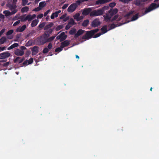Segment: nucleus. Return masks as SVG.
Segmentation results:
<instances>
[{
  "label": "nucleus",
  "instance_id": "obj_16",
  "mask_svg": "<svg viewBox=\"0 0 159 159\" xmlns=\"http://www.w3.org/2000/svg\"><path fill=\"white\" fill-rule=\"evenodd\" d=\"M84 31H85L84 30L82 29H80L75 34L74 38L75 39L77 38L79 36L83 34Z\"/></svg>",
  "mask_w": 159,
  "mask_h": 159
},
{
  "label": "nucleus",
  "instance_id": "obj_63",
  "mask_svg": "<svg viewBox=\"0 0 159 159\" xmlns=\"http://www.w3.org/2000/svg\"><path fill=\"white\" fill-rule=\"evenodd\" d=\"M40 9H41L39 7H38L34 9L33 11H40Z\"/></svg>",
  "mask_w": 159,
  "mask_h": 159
},
{
  "label": "nucleus",
  "instance_id": "obj_59",
  "mask_svg": "<svg viewBox=\"0 0 159 159\" xmlns=\"http://www.w3.org/2000/svg\"><path fill=\"white\" fill-rule=\"evenodd\" d=\"M66 14H64L62 16H61L60 18V19L61 20L63 19L66 16Z\"/></svg>",
  "mask_w": 159,
  "mask_h": 159
},
{
  "label": "nucleus",
  "instance_id": "obj_18",
  "mask_svg": "<svg viewBox=\"0 0 159 159\" xmlns=\"http://www.w3.org/2000/svg\"><path fill=\"white\" fill-rule=\"evenodd\" d=\"M7 6L11 10H12L13 9H16L17 7L16 3H13L12 4H8Z\"/></svg>",
  "mask_w": 159,
  "mask_h": 159
},
{
  "label": "nucleus",
  "instance_id": "obj_41",
  "mask_svg": "<svg viewBox=\"0 0 159 159\" xmlns=\"http://www.w3.org/2000/svg\"><path fill=\"white\" fill-rule=\"evenodd\" d=\"M63 48L61 46L60 47L57 48L55 49V52H60L62 50Z\"/></svg>",
  "mask_w": 159,
  "mask_h": 159
},
{
  "label": "nucleus",
  "instance_id": "obj_21",
  "mask_svg": "<svg viewBox=\"0 0 159 159\" xmlns=\"http://www.w3.org/2000/svg\"><path fill=\"white\" fill-rule=\"evenodd\" d=\"M107 25H105L103 26L101 29V30L102 31V33H101L102 34H103L107 33L108 30H107Z\"/></svg>",
  "mask_w": 159,
  "mask_h": 159
},
{
  "label": "nucleus",
  "instance_id": "obj_49",
  "mask_svg": "<svg viewBox=\"0 0 159 159\" xmlns=\"http://www.w3.org/2000/svg\"><path fill=\"white\" fill-rule=\"evenodd\" d=\"M53 31V29H49L48 30H46V32L47 33H48L50 34H51Z\"/></svg>",
  "mask_w": 159,
  "mask_h": 159
},
{
  "label": "nucleus",
  "instance_id": "obj_55",
  "mask_svg": "<svg viewBox=\"0 0 159 159\" xmlns=\"http://www.w3.org/2000/svg\"><path fill=\"white\" fill-rule=\"evenodd\" d=\"M52 44L51 43H50L48 44V47H47V48H48V49H51L52 48Z\"/></svg>",
  "mask_w": 159,
  "mask_h": 159
},
{
  "label": "nucleus",
  "instance_id": "obj_8",
  "mask_svg": "<svg viewBox=\"0 0 159 159\" xmlns=\"http://www.w3.org/2000/svg\"><path fill=\"white\" fill-rule=\"evenodd\" d=\"M92 9L91 8H87L83 9L82 14L84 16H87L92 12Z\"/></svg>",
  "mask_w": 159,
  "mask_h": 159
},
{
  "label": "nucleus",
  "instance_id": "obj_24",
  "mask_svg": "<svg viewBox=\"0 0 159 159\" xmlns=\"http://www.w3.org/2000/svg\"><path fill=\"white\" fill-rule=\"evenodd\" d=\"M103 17L105 20L106 21H108V20H110L112 16H111L110 14L109 15L106 14V16H104Z\"/></svg>",
  "mask_w": 159,
  "mask_h": 159
},
{
  "label": "nucleus",
  "instance_id": "obj_26",
  "mask_svg": "<svg viewBox=\"0 0 159 159\" xmlns=\"http://www.w3.org/2000/svg\"><path fill=\"white\" fill-rule=\"evenodd\" d=\"M139 13H137L132 17L130 21H134L137 20L139 17Z\"/></svg>",
  "mask_w": 159,
  "mask_h": 159
},
{
  "label": "nucleus",
  "instance_id": "obj_48",
  "mask_svg": "<svg viewBox=\"0 0 159 159\" xmlns=\"http://www.w3.org/2000/svg\"><path fill=\"white\" fill-rule=\"evenodd\" d=\"M35 31L34 30H33L31 32L26 35V37H29L30 36L32 35L34 33H35Z\"/></svg>",
  "mask_w": 159,
  "mask_h": 159
},
{
  "label": "nucleus",
  "instance_id": "obj_17",
  "mask_svg": "<svg viewBox=\"0 0 159 159\" xmlns=\"http://www.w3.org/2000/svg\"><path fill=\"white\" fill-rule=\"evenodd\" d=\"M70 43V41L66 40L61 43V46L63 48L69 45Z\"/></svg>",
  "mask_w": 159,
  "mask_h": 159
},
{
  "label": "nucleus",
  "instance_id": "obj_32",
  "mask_svg": "<svg viewBox=\"0 0 159 159\" xmlns=\"http://www.w3.org/2000/svg\"><path fill=\"white\" fill-rule=\"evenodd\" d=\"M134 12V11H131L125 16V17L126 18H128L132 14H133Z\"/></svg>",
  "mask_w": 159,
  "mask_h": 159
},
{
  "label": "nucleus",
  "instance_id": "obj_25",
  "mask_svg": "<svg viewBox=\"0 0 159 159\" xmlns=\"http://www.w3.org/2000/svg\"><path fill=\"white\" fill-rule=\"evenodd\" d=\"M134 4L137 6L142 5L143 3L141 2V0H136L134 1Z\"/></svg>",
  "mask_w": 159,
  "mask_h": 159
},
{
  "label": "nucleus",
  "instance_id": "obj_40",
  "mask_svg": "<svg viewBox=\"0 0 159 159\" xmlns=\"http://www.w3.org/2000/svg\"><path fill=\"white\" fill-rule=\"evenodd\" d=\"M63 27V25H60L58 26L56 28V31H59L60 30L62 29Z\"/></svg>",
  "mask_w": 159,
  "mask_h": 159
},
{
  "label": "nucleus",
  "instance_id": "obj_39",
  "mask_svg": "<svg viewBox=\"0 0 159 159\" xmlns=\"http://www.w3.org/2000/svg\"><path fill=\"white\" fill-rule=\"evenodd\" d=\"M55 37V36H52L48 38H47V40L48 41V42H50L53 40L54 39Z\"/></svg>",
  "mask_w": 159,
  "mask_h": 159
},
{
  "label": "nucleus",
  "instance_id": "obj_7",
  "mask_svg": "<svg viewBox=\"0 0 159 159\" xmlns=\"http://www.w3.org/2000/svg\"><path fill=\"white\" fill-rule=\"evenodd\" d=\"M101 24L100 22L98 19H96L93 20L92 23V26L93 27H95L99 26Z\"/></svg>",
  "mask_w": 159,
  "mask_h": 159
},
{
  "label": "nucleus",
  "instance_id": "obj_42",
  "mask_svg": "<svg viewBox=\"0 0 159 159\" xmlns=\"http://www.w3.org/2000/svg\"><path fill=\"white\" fill-rule=\"evenodd\" d=\"M28 2V0H22L21 4L23 6H25Z\"/></svg>",
  "mask_w": 159,
  "mask_h": 159
},
{
  "label": "nucleus",
  "instance_id": "obj_36",
  "mask_svg": "<svg viewBox=\"0 0 159 159\" xmlns=\"http://www.w3.org/2000/svg\"><path fill=\"white\" fill-rule=\"evenodd\" d=\"M6 16H8L11 15V12L8 11H5L3 12Z\"/></svg>",
  "mask_w": 159,
  "mask_h": 159
},
{
  "label": "nucleus",
  "instance_id": "obj_58",
  "mask_svg": "<svg viewBox=\"0 0 159 159\" xmlns=\"http://www.w3.org/2000/svg\"><path fill=\"white\" fill-rule=\"evenodd\" d=\"M71 26H72L71 25H70L68 23V24L66 25L65 27V29L66 30H68L69 29Z\"/></svg>",
  "mask_w": 159,
  "mask_h": 159
},
{
  "label": "nucleus",
  "instance_id": "obj_22",
  "mask_svg": "<svg viewBox=\"0 0 159 159\" xmlns=\"http://www.w3.org/2000/svg\"><path fill=\"white\" fill-rule=\"evenodd\" d=\"M19 44L17 43H14L13 44L11 45L9 47H8L7 48L8 50H10L11 49H12L13 48H15L18 47L19 46Z\"/></svg>",
  "mask_w": 159,
  "mask_h": 159
},
{
  "label": "nucleus",
  "instance_id": "obj_35",
  "mask_svg": "<svg viewBox=\"0 0 159 159\" xmlns=\"http://www.w3.org/2000/svg\"><path fill=\"white\" fill-rule=\"evenodd\" d=\"M117 26L115 25L114 24L112 23L110 25L109 29L108 30L113 29L116 28Z\"/></svg>",
  "mask_w": 159,
  "mask_h": 159
},
{
  "label": "nucleus",
  "instance_id": "obj_46",
  "mask_svg": "<svg viewBox=\"0 0 159 159\" xmlns=\"http://www.w3.org/2000/svg\"><path fill=\"white\" fill-rule=\"evenodd\" d=\"M119 17V15L118 14L114 16L111 20V21L112 22L114 20H116Z\"/></svg>",
  "mask_w": 159,
  "mask_h": 159
},
{
  "label": "nucleus",
  "instance_id": "obj_23",
  "mask_svg": "<svg viewBox=\"0 0 159 159\" xmlns=\"http://www.w3.org/2000/svg\"><path fill=\"white\" fill-rule=\"evenodd\" d=\"M39 22V20L37 19H35L32 22L31 25V26L32 27H34L37 25Z\"/></svg>",
  "mask_w": 159,
  "mask_h": 159
},
{
  "label": "nucleus",
  "instance_id": "obj_30",
  "mask_svg": "<svg viewBox=\"0 0 159 159\" xmlns=\"http://www.w3.org/2000/svg\"><path fill=\"white\" fill-rule=\"evenodd\" d=\"M80 14L79 13H77L73 16V17L77 21H80L79 19Z\"/></svg>",
  "mask_w": 159,
  "mask_h": 159
},
{
  "label": "nucleus",
  "instance_id": "obj_45",
  "mask_svg": "<svg viewBox=\"0 0 159 159\" xmlns=\"http://www.w3.org/2000/svg\"><path fill=\"white\" fill-rule=\"evenodd\" d=\"M49 52V49L47 47L44 48L43 51V52L44 54L47 53Z\"/></svg>",
  "mask_w": 159,
  "mask_h": 159
},
{
  "label": "nucleus",
  "instance_id": "obj_43",
  "mask_svg": "<svg viewBox=\"0 0 159 159\" xmlns=\"http://www.w3.org/2000/svg\"><path fill=\"white\" fill-rule=\"evenodd\" d=\"M132 0H119V1L124 3H128L130 1Z\"/></svg>",
  "mask_w": 159,
  "mask_h": 159
},
{
  "label": "nucleus",
  "instance_id": "obj_4",
  "mask_svg": "<svg viewBox=\"0 0 159 159\" xmlns=\"http://www.w3.org/2000/svg\"><path fill=\"white\" fill-rule=\"evenodd\" d=\"M37 42L40 45H43L45 43H47V38L44 37L43 35L39 38L37 39Z\"/></svg>",
  "mask_w": 159,
  "mask_h": 159
},
{
  "label": "nucleus",
  "instance_id": "obj_33",
  "mask_svg": "<svg viewBox=\"0 0 159 159\" xmlns=\"http://www.w3.org/2000/svg\"><path fill=\"white\" fill-rule=\"evenodd\" d=\"M76 30L75 29V28L73 29H72L71 30H70V31L69 34H71V35H73V34L75 35V33H76Z\"/></svg>",
  "mask_w": 159,
  "mask_h": 159
},
{
  "label": "nucleus",
  "instance_id": "obj_54",
  "mask_svg": "<svg viewBox=\"0 0 159 159\" xmlns=\"http://www.w3.org/2000/svg\"><path fill=\"white\" fill-rule=\"evenodd\" d=\"M17 10L16 9L13 10L11 12V15H12L14 14L15 13H16L17 12Z\"/></svg>",
  "mask_w": 159,
  "mask_h": 159
},
{
  "label": "nucleus",
  "instance_id": "obj_3",
  "mask_svg": "<svg viewBox=\"0 0 159 159\" xmlns=\"http://www.w3.org/2000/svg\"><path fill=\"white\" fill-rule=\"evenodd\" d=\"M103 14L102 11L101 9L94 10L92 11L90 13V16H97L102 15Z\"/></svg>",
  "mask_w": 159,
  "mask_h": 159
},
{
  "label": "nucleus",
  "instance_id": "obj_28",
  "mask_svg": "<svg viewBox=\"0 0 159 159\" xmlns=\"http://www.w3.org/2000/svg\"><path fill=\"white\" fill-rule=\"evenodd\" d=\"M7 39L5 37H2L0 39V44H2L6 41Z\"/></svg>",
  "mask_w": 159,
  "mask_h": 159
},
{
  "label": "nucleus",
  "instance_id": "obj_29",
  "mask_svg": "<svg viewBox=\"0 0 159 159\" xmlns=\"http://www.w3.org/2000/svg\"><path fill=\"white\" fill-rule=\"evenodd\" d=\"M89 20L88 19L84 20L82 24V25L84 27L87 26L89 24Z\"/></svg>",
  "mask_w": 159,
  "mask_h": 159
},
{
  "label": "nucleus",
  "instance_id": "obj_62",
  "mask_svg": "<svg viewBox=\"0 0 159 159\" xmlns=\"http://www.w3.org/2000/svg\"><path fill=\"white\" fill-rule=\"evenodd\" d=\"M9 64V62H7L3 64V66L4 67H7Z\"/></svg>",
  "mask_w": 159,
  "mask_h": 159
},
{
  "label": "nucleus",
  "instance_id": "obj_10",
  "mask_svg": "<svg viewBox=\"0 0 159 159\" xmlns=\"http://www.w3.org/2000/svg\"><path fill=\"white\" fill-rule=\"evenodd\" d=\"M14 53L16 56H22L24 54V52L23 51L17 49L14 51Z\"/></svg>",
  "mask_w": 159,
  "mask_h": 159
},
{
  "label": "nucleus",
  "instance_id": "obj_52",
  "mask_svg": "<svg viewBox=\"0 0 159 159\" xmlns=\"http://www.w3.org/2000/svg\"><path fill=\"white\" fill-rule=\"evenodd\" d=\"M50 34L48 33H46V32L43 35V36H44L46 38H48L50 36Z\"/></svg>",
  "mask_w": 159,
  "mask_h": 159
},
{
  "label": "nucleus",
  "instance_id": "obj_44",
  "mask_svg": "<svg viewBox=\"0 0 159 159\" xmlns=\"http://www.w3.org/2000/svg\"><path fill=\"white\" fill-rule=\"evenodd\" d=\"M13 32V30H11L8 31L6 34V35L7 36H9L12 34Z\"/></svg>",
  "mask_w": 159,
  "mask_h": 159
},
{
  "label": "nucleus",
  "instance_id": "obj_20",
  "mask_svg": "<svg viewBox=\"0 0 159 159\" xmlns=\"http://www.w3.org/2000/svg\"><path fill=\"white\" fill-rule=\"evenodd\" d=\"M54 25L53 23L52 22H49V24L46 25L44 29L45 30H47L49 29H51Z\"/></svg>",
  "mask_w": 159,
  "mask_h": 159
},
{
  "label": "nucleus",
  "instance_id": "obj_57",
  "mask_svg": "<svg viewBox=\"0 0 159 159\" xmlns=\"http://www.w3.org/2000/svg\"><path fill=\"white\" fill-rule=\"evenodd\" d=\"M6 29L5 28L2 29L0 31V37L2 35V34L5 32Z\"/></svg>",
  "mask_w": 159,
  "mask_h": 159
},
{
  "label": "nucleus",
  "instance_id": "obj_6",
  "mask_svg": "<svg viewBox=\"0 0 159 159\" xmlns=\"http://www.w3.org/2000/svg\"><path fill=\"white\" fill-rule=\"evenodd\" d=\"M67 38V35L65 34L64 32L61 33L56 37L57 40H60V41H62L64 40Z\"/></svg>",
  "mask_w": 159,
  "mask_h": 159
},
{
  "label": "nucleus",
  "instance_id": "obj_51",
  "mask_svg": "<svg viewBox=\"0 0 159 159\" xmlns=\"http://www.w3.org/2000/svg\"><path fill=\"white\" fill-rule=\"evenodd\" d=\"M20 20H18L17 21H16L13 24V26H16L19 24L20 22Z\"/></svg>",
  "mask_w": 159,
  "mask_h": 159
},
{
  "label": "nucleus",
  "instance_id": "obj_13",
  "mask_svg": "<svg viewBox=\"0 0 159 159\" xmlns=\"http://www.w3.org/2000/svg\"><path fill=\"white\" fill-rule=\"evenodd\" d=\"M118 9L117 8H114L113 9H110L108 11V13L112 16L116 14L118 12Z\"/></svg>",
  "mask_w": 159,
  "mask_h": 159
},
{
  "label": "nucleus",
  "instance_id": "obj_19",
  "mask_svg": "<svg viewBox=\"0 0 159 159\" xmlns=\"http://www.w3.org/2000/svg\"><path fill=\"white\" fill-rule=\"evenodd\" d=\"M26 26L25 25H23L21 27H20L17 28L16 30V31L17 32H22L26 28Z\"/></svg>",
  "mask_w": 159,
  "mask_h": 159
},
{
  "label": "nucleus",
  "instance_id": "obj_27",
  "mask_svg": "<svg viewBox=\"0 0 159 159\" xmlns=\"http://www.w3.org/2000/svg\"><path fill=\"white\" fill-rule=\"evenodd\" d=\"M29 8L28 7L25 6L22 8L21 10V11L22 13L27 12L29 11Z\"/></svg>",
  "mask_w": 159,
  "mask_h": 159
},
{
  "label": "nucleus",
  "instance_id": "obj_34",
  "mask_svg": "<svg viewBox=\"0 0 159 159\" xmlns=\"http://www.w3.org/2000/svg\"><path fill=\"white\" fill-rule=\"evenodd\" d=\"M46 4L45 2H41L39 3V7L40 8H43L45 6Z\"/></svg>",
  "mask_w": 159,
  "mask_h": 159
},
{
  "label": "nucleus",
  "instance_id": "obj_60",
  "mask_svg": "<svg viewBox=\"0 0 159 159\" xmlns=\"http://www.w3.org/2000/svg\"><path fill=\"white\" fill-rule=\"evenodd\" d=\"M69 5V4H65L62 7V8L63 9H66L67 7Z\"/></svg>",
  "mask_w": 159,
  "mask_h": 159
},
{
  "label": "nucleus",
  "instance_id": "obj_15",
  "mask_svg": "<svg viewBox=\"0 0 159 159\" xmlns=\"http://www.w3.org/2000/svg\"><path fill=\"white\" fill-rule=\"evenodd\" d=\"M39 48L37 46L34 47L32 49V54L33 55H35L39 52Z\"/></svg>",
  "mask_w": 159,
  "mask_h": 159
},
{
  "label": "nucleus",
  "instance_id": "obj_61",
  "mask_svg": "<svg viewBox=\"0 0 159 159\" xmlns=\"http://www.w3.org/2000/svg\"><path fill=\"white\" fill-rule=\"evenodd\" d=\"M69 19V17L68 16H67L65 17L64 18V19L63 20V22H66L67 20H68Z\"/></svg>",
  "mask_w": 159,
  "mask_h": 159
},
{
  "label": "nucleus",
  "instance_id": "obj_37",
  "mask_svg": "<svg viewBox=\"0 0 159 159\" xmlns=\"http://www.w3.org/2000/svg\"><path fill=\"white\" fill-rule=\"evenodd\" d=\"M28 16H29V18H30L29 20L30 21L32 20L36 16V15L35 14H33L32 16H31L30 15H28Z\"/></svg>",
  "mask_w": 159,
  "mask_h": 159
},
{
  "label": "nucleus",
  "instance_id": "obj_38",
  "mask_svg": "<svg viewBox=\"0 0 159 159\" xmlns=\"http://www.w3.org/2000/svg\"><path fill=\"white\" fill-rule=\"evenodd\" d=\"M109 9V6H106L103 7L101 9L103 13L105 11L108 10Z\"/></svg>",
  "mask_w": 159,
  "mask_h": 159
},
{
  "label": "nucleus",
  "instance_id": "obj_14",
  "mask_svg": "<svg viewBox=\"0 0 159 159\" xmlns=\"http://www.w3.org/2000/svg\"><path fill=\"white\" fill-rule=\"evenodd\" d=\"M25 59V58L23 57L21 59V57H17L14 60V63H16L18 62L19 64L21 63Z\"/></svg>",
  "mask_w": 159,
  "mask_h": 159
},
{
  "label": "nucleus",
  "instance_id": "obj_64",
  "mask_svg": "<svg viewBox=\"0 0 159 159\" xmlns=\"http://www.w3.org/2000/svg\"><path fill=\"white\" fill-rule=\"evenodd\" d=\"M43 16V15L42 14H40L37 16L38 18H41Z\"/></svg>",
  "mask_w": 159,
  "mask_h": 159
},
{
  "label": "nucleus",
  "instance_id": "obj_12",
  "mask_svg": "<svg viewBox=\"0 0 159 159\" xmlns=\"http://www.w3.org/2000/svg\"><path fill=\"white\" fill-rule=\"evenodd\" d=\"M26 15H24L21 16L19 18V19H20L21 21L22 22H25L26 20H28V21H30L29 16L28 15L26 17H25Z\"/></svg>",
  "mask_w": 159,
  "mask_h": 159
},
{
  "label": "nucleus",
  "instance_id": "obj_9",
  "mask_svg": "<svg viewBox=\"0 0 159 159\" xmlns=\"http://www.w3.org/2000/svg\"><path fill=\"white\" fill-rule=\"evenodd\" d=\"M0 55L1 57V59H5L6 58L9 57L11 55V54L8 52H6L1 53Z\"/></svg>",
  "mask_w": 159,
  "mask_h": 159
},
{
  "label": "nucleus",
  "instance_id": "obj_31",
  "mask_svg": "<svg viewBox=\"0 0 159 159\" xmlns=\"http://www.w3.org/2000/svg\"><path fill=\"white\" fill-rule=\"evenodd\" d=\"M68 23L70 25H71V26H72V25H75L76 24V22L72 18L70 19Z\"/></svg>",
  "mask_w": 159,
  "mask_h": 159
},
{
  "label": "nucleus",
  "instance_id": "obj_56",
  "mask_svg": "<svg viewBox=\"0 0 159 159\" xmlns=\"http://www.w3.org/2000/svg\"><path fill=\"white\" fill-rule=\"evenodd\" d=\"M23 64L24 66H25L28 65L29 64L28 63V60H26L23 63Z\"/></svg>",
  "mask_w": 159,
  "mask_h": 159
},
{
  "label": "nucleus",
  "instance_id": "obj_2",
  "mask_svg": "<svg viewBox=\"0 0 159 159\" xmlns=\"http://www.w3.org/2000/svg\"><path fill=\"white\" fill-rule=\"evenodd\" d=\"M159 7V3L157 5V4L153 3L151 4L146 9L144 12L143 13V15H144L148 12L152 11L157 8Z\"/></svg>",
  "mask_w": 159,
  "mask_h": 159
},
{
  "label": "nucleus",
  "instance_id": "obj_50",
  "mask_svg": "<svg viewBox=\"0 0 159 159\" xmlns=\"http://www.w3.org/2000/svg\"><path fill=\"white\" fill-rule=\"evenodd\" d=\"M45 22H43V23H41V24H40L39 25V28H42L45 26Z\"/></svg>",
  "mask_w": 159,
  "mask_h": 159
},
{
  "label": "nucleus",
  "instance_id": "obj_5",
  "mask_svg": "<svg viewBox=\"0 0 159 159\" xmlns=\"http://www.w3.org/2000/svg\"><path fill=\"white\" fill-rule=\"evenodd\" d=\"M77 7L78 5L76 3H72L69 6L67 11L69 12H72L75 10Z\"/></svg>",
  "mask_w": 159,
  "mask_h": 159
},
{
  "label": "nucleus",
  "instance_id": "obj_53",
  "mask_svg": "<svg viewBox=\"0 0 159 159\" xmlns=\"http://www.w3.org/2000/svg\"><path fill=\"white\" fill-rule=\"evenodd\" d=\"M33 62V59L32 58H30L29 60H28V63L29 64H32Z\"/></svg>",
  "mask_w": 159,
  "mask_h": 159
},
{
  "label": "nucleus",
  "instance_id": "obj_1",
  "mask_svg": "<svg viewBox=\"0 0 159 159\" xmlns=\"http://www.w3.org/2000/svg\"><path fill=\"white\" fill-rule=\"evenodd\" d=\"M99 30L98 29H96L93 30L86 31L85 35L82 37V39L88 40L92 38H95L99 37L102 34L101 33H98L93 36L95 33L97 32Z\"/></svg>",
  "mask_w": 159,
  "mask_h": 159
},
{
  "label": "nucleus",
  "instance_id": "obj_47",
  "mask_svg": "<svg viewBox=\"0 0 159 159\" xmlns=\"http://www.w3.org/2000/svg\"><path fill=\"white\" fill-rule=\"evenodd\" d=\"M116 5V3L115 2H112L109 4V7H114Z\"/></svg>",
  "mask_w": 159,
  "mask_h": 159
},
{
  "label": "nucleus",
  "instance_id": "obj_11",
  "mask_svg": "<svg viewBox=\"0 0 159 159\" xmlns=\"http://www.w3.org/2000/svg\"><path fill=\"white\" fill-rule=\"evenodd\" d=\"M112 0H98L96 1L95 4L97 5L102 4L109 2Z\"/></svg>",
  "mask_w": 159,
  "mask_h": 159
}]
</instances>
